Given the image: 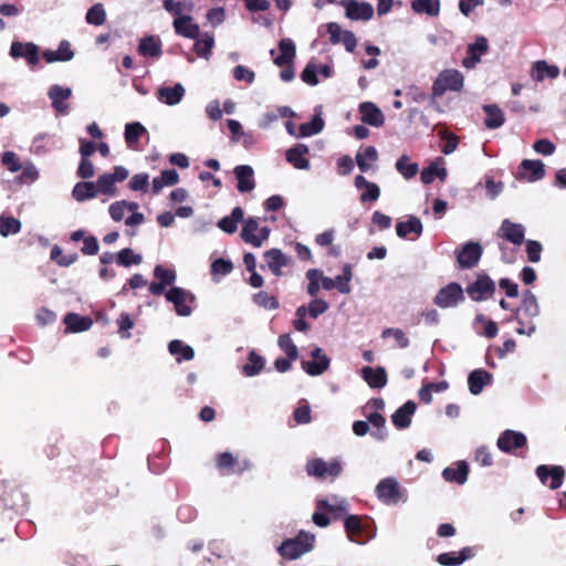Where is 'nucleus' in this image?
<instances>
[{
  "instance_id": "nucleus-27",
  "label": "nucleus",
  "mask_w": 566,
  "mask_h": 566,
  "mask_svg": "<svg viewBox=\"0 0 566 566\" xmlns=\"http://www.w3.org/2000/svg\"><path fill=\"white\" fill-rule=\"evenodd\" d=\"M492 375L484 369H474L468 377L469 389L472 395H479L482 392L483 387L490 385L492 381Z\"/></svg>"
},
{
  "instance_id": "nucleus-8",
  "label": "nucleus",
  "mask_w": 566,
  "mask_h": 566,
  "mask_svg": "<svg viewBox=\"0 0 566 566\" xmlns=\"http://www.w3.org/2000/svg\"><path fill=\"white\" fill-rule=\"evenodd\" d=\"M156 281L149 284V292L153 295L159 296L165 294L166 287H172L177 280V273L174 268H164L161 264H157L153 271Z\"/></svg>"
},
{
  "instance_id": "nucleus-29",
  "label": "nucleus",
  "mask_w": 566,
  "mask_h": 566,
  "mask_svg": "<svg viewBox=\"0 0 566 566\" xmlns=\"http://www.w3.org/2000/svg\"><path fill=\"white\" fill-rule=\"evenodd\" d=\"M443 163V158L439 157L434 161H432L428 167L423 168L420 178L424 185H430L434 178L444 181L447 179L448 172L444 167H440L439 164Z\"/></svg>"
},
{
  "instance_id": "nucleus-49",
  "label": "nucleus",
  "mask_w": 566,
  "mask_h": 566,
  "mask_svg": "<svg viewBox=\"0 0 566 566\" xmlns=\"http://www.w3.org/2000/svg\"><path fill=\"white\" fill-rule=\"evenodd\" d=\"M72 193L77 201H84L94 198L97 195V190L94 182L82 181L74 186Z\"/></svg>"
},
{
  "instance_id": "nucleus-60",
  "label": "nucleus",
  "mask_w": 566,
  "mask_h": 566,
  "mask_svg": "<svg viewBox=\"0 0 566 566\" xmlns=\"http://www.w3.org/2000/svg\"><path fill=\"white\" fill-rule=\"evenodd\" d=\"M118 325V334L122 338L127 339L130 337V329L134 327L135 323L129 316V314L123 312L117 318Z\"/></svg>"
},
{
  "instance_id": "nucleus-64",
  "label": "nucleus",
  "mask_w": 566,
  "mask_h": 566,
  "mask_svg": "<svg viewBox=\"0 0 566 566\" xmlns=\"http://www.w3.org/2000/svg\"><path fill=\"white\" fill-rule=\"evenodd\" d=\"M95 184L97 193H111L115 189V181L111 174L101 175Z\"/></svg>"
},
{
  "instance_id": "nucleus-15",
  "label": "nucleus",
  "mask_w": 566,
  "mask_h": 566,
  "mask_svg": "<svg viewBox=\"0 0 566 566\" xmlns=\"http://www.w3.org/2000/svg\"><path fill=\"white\" fill-rule=\"evenodd\" d=\"M48 96L51 99L52 107L56 113L61 115L69 114V104L66 101L72 96V90L70 87H63L54 84L49 87Z\"/></svg>"
},
{
  "instance_id": "nucleus-14",
  "label": "nucleus",
  "mask_w": 566,
  "mask_h": 566,
  "mask_svg": "<svg viewBox=\"0 0 566 566\" xmlns=\"http://www.w3.org/2000/svg\"><path fill=\"white\" fill-rule=\"evenodd\" d=\"M527 443L526 436L514 430L503 431L496 441V447L505 453H511L514 449H521Z\"/></svg>"
},
{
  "instance_id": "nucleus-16",
  "label": "nucleus",
  "mask_w": 566,
  "mask_h": 566,
  "mask_svg": "<svg viewBox=\"0 0 566 566\" xmlns=\"http://www.w3.org/2000/svg\"><path fill=\"white\" fill-rule=\"evenodd\" d=\"M317 510L326 511L332 514L335 518L342 517L347 513L349 504L344 497L337 495H329L324 499H319L316 502Z\"/></svg>"
},
{
  "instance_id": "nucleus-23",
  "label": "nucleus",
  "mask_w": 566,
  "mask_h": 566,
  "mask_svg": "<svg viewBox=\"0 0 566 566\" xmlns=\"http://www.w3.org/2000/svg\"><path fill=\"white\" fill-rule=\"evenodd\" d=\"M360 120L374 127L384 125L385 117L378 106L371 102H364L359 105Z\"/></svg>"
},
{
  "instance_id": "nucleus-46",
  "label": "nucleus",
  "mask_w": 566,
  "mask_h": 566,
  "mask_svg": "<svg viewBox=\"0 0 566 566\" xmlns=\"http://www.w3.org/2000/svg\"><path fill=\"white\" fill-rule=\"evenodd\" d=\"M411 8L419 14L436 17L440 11V2L439 0H412Z\"/></svg>"
},
{
  "instance_id": "nucleus-45",
  "label": "nucleus",
  "mask_w": 566,
  "mask_h": 566,
  "mask_svg": "<svg viewBox=\"0 0 566 566\" xmlns=\"http://www.w3.org/2000/svg\"><path fill=\"white\" fill-rule=\"evenodd\" d=\"M264 365H265L264 358L252 350L249 354L248 363L242 367V373L247 377L256 376L264 368Z\"/></svg>"
},
{
  "instance_id": "nucleus-44",
  "label": "nucleus",
  "mask_w": 566,
  "mask_h": 566,
  "mask_svg": "<svg viewBox=\"0 0 566 566\" xmlns=\"http://www.w3.org/2000/svg\"><path fill=\"white\" fill-rule=\"evenodd\" d=\"M169 353L174 356L180 355L177 357V361L180 363L184 360H191L195 357V350L191 346L186 345L184 342L179 339L171 340L168 345Z\"/></svg>"
},
{
  "instance_id": "nucleus-39",
  "label": "nucleus",
  "mask_w": 566,
  "mask_h": 566,
  "mask_svg": "<svg viewBox=\"0 0 566 566\" xmlns=\"http://www.w3.org/2000/svg\"><path fill=\"white\" fill-rule=\"evenodd\" d=\"M517 311L522 312L530 318H534L539 315V305L537 298L530 290H526L523 293L522 303Z\"/></svg>"
},
{
  "instance_id": "nucleus-63",
  "label": "nucleus",
  "mask_w": 566,
  "mask_h": 566,
  "mask_svg": "<svg viewBox=\"0 0 566 566\" xmlns=\"http://www.w3.org/2000/svg\"><path fill=\"white\" fill-rule=\"evenodd\" d=\"M318 66L312 62L307 63L301 73V78L308 85L315 86L318 84Z\"/></svg>"
},
{
  "instance_id": "nucleus-61",
  "label": "nucleus",
  "mask_w": 566,
  "mask_h": 566,
  "mask_svg": "<svg viewBox=\"0 0 566 566\" xmlns=\"http://www.w3.org/2000/svg\"><path fill=\"white\" fill-rule=\"evenodd\" d=\"M321 276L322 271L317 269H311L306 272V277L310 281L307 285V293L313 297H315L319 292L321 285L318 281Z\"/></svg>"
},
{
  "instance_id": "nucleus-35",
  "label": "nucleus",
  "mask_w": 566,
  "mask_h": 566,
  "mask_svg": "<svg viewBox=\"0 0 566 566\" xmlns=\"http://www.w3.org/2000/svg\"><path fill=\"white\" fill-rule=\"evenodd\" d=\"M280 54L274 57L273 62L277 66L289 65L295 57V44L291 39H282L279 42Z\"/></svg>"
},
{
  "instance_id": "nucleus-1",
  "label": "nucleus",
  "mask_w": 566,
  "mask_h": 566,
  "mask_svg": "<svg viewBox=\"0 0 566 566\" xmlns=\"http://www.w3.org/2000/svg\"><path fill=\"white\" fill-rule=\"evenodd\" d=\"M375 494L382 504L388 506L408 501L407 490L392 476L381 479L375 488Z\"/></svg>"
},
{
  "instance_id": "nucleus-30",
  "label": "nucleus",
  "mask_w": 566,
  "mask_h": 566,
  "mask_svg": "<svg viewBox=\"0 0 566 566\" xmlns=\"http://www.w3.org/2000/svg\"><path fill=\"white\" fill-rule=\"evenodd\" d=\"M500 235L512 242L513 244H521L524 240V228L522 224L512 223L510 220H504L500 230Z\"/></svg>"
},
{
  "instance_id": "nucleus-36",
  "label": "nucleus",
  "mask_w": 566,
  "mask_h": 566,
  "mask_svg": "<svg viewBox=\"0 0 566 566\" xmlns=\"http://www.w3.org/2000/svg\"><path fill=\"white\" fill-rule=\"evenodd\" d=\"M558 74L559 69L556 65H549L546 61H537L532 66V77L537 82L556 78Z\"/></svg>"
},
{
  "instance_id": "nucleus-4",
  "label": "nucleus",
  "mask_w": 566,
  "mask_h": 566,
  "mask_svg": "<svg viewBox=\"0 0 566 566\" xmlns=\"http://www.w3.org/2000/svg\"><path fill=\"white\" fill-rule=\"evenodd\" d=\"M167 302L174 304L176 314L179 316H190L192 313V306L196 302V296L192 292L179 287L172 286L165 294Z\"/></svg>"
},
{
  "instance_id": "nucleus-18",
  "label": "nucleus",
  "mask_w": 566,
  "mask_h": 566,
  "mask_svg": "<svg viewBox=\"0 0 566 566\" xmlns=\"http://www.w3.org/2000/svg\"><path fill=\"white\" fill-rule=\"evenodd\" d=\"M186 93L182 84L176 83L174 86H160L156 91V97L159 102L175 106L181 102Z\"/></svg>"
},
{
  "instance_id": "nucleus-57",
  "label": "nucleus",
  "mask_w": 566,
  "mask_h": 566,
  "mask_svg": "<svg viewBox=\"0 0 566 566\" xmlns=\"http://www.w3.org/2000/svg\"><path fill=\"white\" fill-rule=\"evenodd\" d=\"M163 7L167 12L176 15V18H177V17H181L184 11H191L193 4L191 2L186 4L180 1L164 0Z\"/></svg>"
},
{
  "instance_id": "nucleus-26",
  "label": "nucleus",
  "mask_w": 566,
  "mask_h": 566,
  "mask_svg": "<svg viewBox=\"0 0 566 566\" xmlns=\"http://www.w3.org/2000/svg\"><path fill=\"white\" fill-rule=\"evenodd\" d=\"M361 377L371 388L380 389L384 388L387 384V373L382 367H363Z\"/></svg>"
},
{
  "instance_id": "nucleus-9",
  "label": "nucleus",
  "mask_w": 566,
  "mask_h": 566,
  "mask_svg": "<svg viewBox=\"0 0 566 566\" xmlns=\"http://www.w3.org/2000/svg\"><path fill=\"white\" fill-rule=\"evenodd\" d=\"M465 291L472 301L481 302L494 294L495 283L488 274L480 273L476 280L467 286Z\"/></svg>"
},
{
  "instance_id": "nucleus-21",
  "label": "nucleus",
  "mask_w": 566,
  "mask_h": 566,
  "mask_svg": "<svg viewBox=\"0 0 566 566\" xmlns=\"http://www.w3.org/2000/svg\"><path fill=\"white\" fill-rule=\"evenodd\" d=\"M396 232L399 238L416 240L422 233V223L420 219L410 216L406 221H399L396 224Z\"/></svg>"
},
{
  "instance_id": "nucleus-58",
  "label": "nucleus",
  "mask_w": 566,
  "mask_h": 566,
  "mask_svg": "<svg viewBox=\"0 0 566 566\" xmlns=\"http://www.w3.org/2000/svg\"><path fill=\"white\" fill-rule=\"evenodd\" d=\"M277 344L280 348L286 354L290 359H296L298 350L296 345L293 343L290 334H283L279 337Z\"/></svg>"
},
{
  "instance_id": "nucleus-5",
  "label": "nucleus",
  "mask_w": 566,
  "mask_h": 566,
  "mask_svg": "<svg viewBox=\"0 0 566 566\" xmlns=\"http://www.w3.org/2000/svg\"><path fill=\"white\" fill-rule=\"evenodd\" d=\"M463 75L458 70L442 71L432 85V94L436 97H441L447 91L458 92L463 86Z\"/></svg>"
},
{
  "instance_id": "nucleus-7",
  "label": "nucleus",
  "mask_w": 566,
  "mask_h": 566,
  "mask_svg": "<svg viewBox=\"0 0 566 566\" xmlns=\"http://www.w3.org/2000/svg\"><path fill=\"white\" fill-rule=\"evenodd\" d=\"M464 301L462 286L457 282H451L441 287L433 297L434 305L441 308L455 307Z\"/></svg>"
},
{
  "instance_id": "nucleus-59",
  "label": "nucleus",
  "mask_w": 566,
  "mask_h": 566,
  "mask_svg": "<svg viewBox=\"0 0 566 566\" xmlns=\"http://www.w3.org/2000/svg\"><path fill=\"white\" fill-rule=\"evenodd\" d=\"M381 337H394L400 348H407L409 346V338L400 328H385L381 333Z\"/></svg>"
},
{
  "instance_id": "nucleus-42",
  "label": "nucleus",
  "mask_w": 566,
  "mask_h": 566,
  "mask_svg": "<svg viewBox=\"0 0 566 566\" xmlns=\"http://www.w3.org/2000/svg\"><path fill=\"white\" fill-rule=\"evenodd\" d=\"M196 42L193 44V50L196 53L203 57L209 59L211 55V50L214 45V38L212 34L206 32L202 35H200L198 39H195Z\"/></svg>"
},
{
  "instance_id": "nucleus-10",
  "label": "nucleus",
  "mask_w": 566,
  "mask_h": 566,
  "mask_svg": "<svg viewBox=\"0 0 566 566\" xmlns=\"http://www.w3.org/2000/svg\"><path fill=\"white\" fill-rule=\"evenodd\" d=\"M259 218H249L243 226L241 237L242 239L253 244L254 247H261L263 241L269 238L270 230L268 227H261L259 224Z\"/></svg>"
},
{
  "instance_id": "nucleus-2",
  "label": "nucleus",
  "mask_w": 566,
  "mask_h": 566,
  "mask_svg": "<svg viewBox=\"0 0 566 566\" xmlns=\"http://www.w3.org/2000/svg\"><path fill=\"white\" fill-rule=\"evenodd\" d=\"M315 535L301 531L296 537L287 538L279 546V553L282 557L294 560L314 548Z\"/></svg>"
},
{
  "instance_id": "nucleus-62",
  "label": "nucleus",
  "mask_w": 566,
  "mask_h": 566,
  "mask_svg": "<svg viewBox=\"0 0 566 566\" xmlns=\"http://www.w3.org/2000/svg\"><path fill=\"white\" fill-rule=\"evenodd\" d=\"M242 217L243 214L226 216L218 222V227L227 233H233L237 231L238 223L242 220Z\"/></svg>"
},
{
  "instance_id": "nucleus-32",
  "label": "nucleus",
  "mask_w": 566,
  "mask_h": 566,
  "mask_svg": "<svg viewBox=\"0 0 566 566\" xmlns=\"http://www.w3.org/2000/svg\"><path fill=\"white\" fill-rule=\"evenodd\" d=\"M374 14V8L367 2L350 1L346 6V15L352 20H369Z\"/></svg>"
},
{
  "instance_id": "nucleus-11",
  "label": "nucleus",
  "mask_w": 566,
  "mask_h": 566,
  "mask_svg": "<svg viewBox=\"0 0 566 566\" xmlns=\"http://www.w3.org/2000/svg\"><path fill=\"white\" fill-rule=\"evenodd\" d=\"M310 355L311 360L303 359L301 361L302 368L306 374L310 376H319L329 368L331 359L321 347H314Z\"/></svg>"
},
{
  "instance_id": "nucleus-50",
  "label": "nucleus",
  "mask_w": 566,
  "mask_h": 566,
  "mask_svg": "<svg viewBox=\"0 0 566 566\" xmlns=\"http://www.w3.org/2000/svg\"><path fill=\"white\" fill-rule=\"evenodd\" d=\"M85 20L88 24L92 25H102L106 21V11L102 3H95L91 7L85 15Z\"/></svg>"
},
{
  "instance_id": "nucleus-37",
  "label": "nucleus",
  "mask_w": 566,
  "mask_h": 566,
  "mask_svg": "<svg viewBox=\"0 0 566 566\" xmlns=\"http://www.w3.org/2000/svg\"><path fill=\"white\" fill-rule=\"evenodd\" d=\"M324 128V120L321 116V106L315 108V115L308 123H303L300 126V133L297 137H308L319 134Z\"/></svg>"
},
{
  "instance_id": "nucleus-24",
  "label": "nucleus",
  "mask_w": 566,
  "mask_h": 566,
  "mask_svg": "<svg viewBox=\"0 0 566 566\" xmlns=\"http://www.w3.org/2000/svg\"><path fill=\"white\" fill-rule=\"evenodd\" d=\"M191 21L192 18L190 15L175 18L172 24L176 33L188 39H198L201 35L200 28Z\"/></svg>"
},
{
  "instance_id": "nucleus-55",
  "label": "nucleus",
  "mask_w": 566,
  "mask_h": 566,
  "mask_svg": "<svg viewBox=\"0 0 566 566\" xmlns=\"http://www.w3.org/2000/svg\"><path fill=\"white\" fill-rule=\"evenodd\" d=\"M51 260L56 262L60 266H70L77 260V254H63L62 249L59 245H54L51 250Z\"/></svg>"
},
{
  "instance_id": "nucleus-13",
  "label": "nucleus",
  "mask_w": 566,
  "mask_h": 566,
  "mask_svg": "<svg viewBox=\"0 0 566 566\" xmlns=\"http://www.w3.org/2000/svg\"><path fill=\"white\" fill-rule=\"evenodd\" d=\"M536 475L543 484H547L548 478L551 482L548 486L556 490L562 486L565 478V470L560 465L541 464L536 468Z\"/></svg>"
},
{
  "instance_id": "nucleus-34",
  "label": "nucleus",
  "mask_w": 566,
  "mask_h": 566,
  "mask_svg": "<svg viewBox=\"0 0 566 566\" xmlns=\"http://www.w3.org/2000/svg\"><path fill=\"white\" fill-rule=\"evenodd\" d=\"M471 557L472 549L470 547H464L459 553H442L438 556L437 560L442 566H459Z\"/></svg>"
},
{
  "instance_id": "nucleus-56",
  "label": "nucleus",
  "mask_w": 566,
  "mask_h": 566,
  "mask_svg": "<svg viewBox=\"0 0 566 566\" xmlns=\"http://www.w3.org/2000/svg\"><path fill=\"white\" fill-rule=\"evenodd\" d=\"M253 301L256 305L265 310H276L279 307V301L276 297L270 295L268 292L260 291L253 295Z\"/></svg>"
},
{
  "instance_id": "nucleus-3",
  "label": "nucleus",
  "mask_w": 566,
  "mask_h": 566,
  "mask_svg": "<svg viewBox=\"0 0 566 566\" xmlns=\"http://www.w3.org/2000/svg\"><path fill=\"white\" fill-rule=\"evenodd\" d=\"M306 473L319 480H335L343 471V463L339 459L329 462L321 458L308 460L305 467Z\"/></svg>"
},
{
  "instance_id": "nucleus-47",
  "label": "nucleus",
  "mask_w": 566,
  "mask_h": 566,
  "mask_svg": "<svg viewBox=\"0 0 566 566\" xmlns=\"http://www.w3.org/2000/svg\"><path fill=\"white\" fill-rule=\"evenodd\" d=\"M344 526L347 533L348 538L352 542L361 543L358 539V536L363 533V524L361 520L357 515H348L344 521Z\"/></svg>"
},
{
  "instance_id": "nucleus-33",
  "label": "nucleus",
  "mask_w": 566,
  "mask_h": 566,
  "mask_svg": "<svg viewBox=\"0 0 566 566\" xmlns=\"http://www.w3.org/2000/svg\"><path fill=\"white\" fill-rule=\"evenodd\" d=\"M161 41L156 35H148L140 39L138 53L143 56L159 57L161 55Z\"/></svg>"
},
{
  "instance_id": "nucleus-53",
  "label": "nucleus",
  "mask_w": 566,
  "mask_h": 566,
  "mask_svg": "<svg viewBox=\"0 0 566 566\" xmlns=\"http://www.w3.org/2000/svg\"><path fill=\"white\" fill-rule=\"evenodd\" d=\"M146 133V128L138 122L126 124L125 126V140L132 146L137 143L140 136Z\"/></svg>"
},
{
  "instance_id": "nucleus-38",
  "label": "nucleus",
  "mask_w": 566,
  "mask_h": 566,
  "mask_svg": "<svg viewBox=\"0 0 566 566\" xmlns=\"http://www.w3.org/2000/svg\"><path fill=\"white\" fill-rule=\"evenodd\" d=\"M483 111L486 114V117L484 119V125L489 129H495L501 127L504 124V114L502 109L494 104L491 105H484Z\"/></svg>"
},
{
  "instance_id": "nucleus-54",
  "label": "nucleus",
  "mask_w": 566,
  "mask_h": 566,
  "mask_svg": "<svg viewBox=\"0 0 566 566\" xmlns=\"http://www.w3.org/2000/svg\"><path fill=\"white\" fill-rule=\"evenodd\" d=\"M143 261L142 255L135 254L132 249H123L116 254V262L123 266H130L132 264H139Z\"/></svg>"
},
{
  "instance_id": "nucleus-51",
  "label": "nucleus",
  "mask_w": 566,
  "mask_h": 566,
  "mask_svg": "<svg viewBox=\"0 0 566 566\" xmlns=\"http://www.w3.org/2000/svg\"><path fill=\"white\" fill-rule=\"evenodd\" d=\"M218 468L227 470L228 473L242 472L243 468L239 467L237 459L230 452L219 454L217 460Z\"/></svg>"
},
{
  "instance_id": "nucleus-19",
  "label": "nucleus",
  "mask_w": 566,
  "mask_h": 566,
  "mask_svg": "<svg viewBox=\"0 0 566 566\" xmlns=\"http://www.w3.org/2000/svg\"><path fill=\"white\" fill-rule=\"evenodd\" d=\"M416 409V402L412 400H408L391 415L392 424L398 430L409 428L411 424V418L415 415Z\"/></svg>"
},
{
  "instance_id": "nucleus-25",
  "label": "nucleus",
  "mask_w": 566,
  "mask_h": 566,
  "mask_svg": "<svg viewBox=\"0 0 566 566\" xmlns=\"http://www.w3.org/2000/svg\"><path fill=\"white\" fill-rule=\"evenodd\" d=\"M469 465L464 460L455 462V467H448L442 471V478L447 482L464 484L468 481Z\"/></svg>"
},
{
  "instance_id": "nucleus-43",
  "label": "nucleus",
  "mask_w": 566,
  "mask_h": 566,
  "mask_svg": "<svg viewBox=\"0 0 566 566\" xmlns=\"http://www.w3.org/2000/svg\"><path fill=\"white\" fill-rule=\"evenodd\" d=\"M353 279V269L350 264H345L342 274L334 279L335 289L342 294H349L352 291L350 281Z\"/></svg>"
},
{
  "instance_id": "nucleus-12",
  "label": "nucleus",
  "mask_w": 566,
  "mask_h": 566,
  "mask_svg": "<svg viewBox=\"0 0 566 566\" xmlns=\"http://www.w3.org/2000/svg\"><path fill=\"white\" fill-rule=\"evenodd\" d=\"M545 165L542 160L523 159L516 171V179L527 182H535L544 178Z\"/></svg>"
},
{
  "instance_id": "nucleus-52",
  "label": "nucleus",
  "mask_w": 566,
  "mask_h": 566,
  "mask_svg": "<svg viewBox=\"0 0 566 566\" xmlns=\"http://www.w3.org/2000/svg\"><path fill=\"white\" fill-rule=\"evenodd\" d=\"M21 229L20 220L13 218L12 216H0V234L2 237H8L10 234H15Z\"/></svg>"
},
{
  "instance_id": "nucleus-17",
  "label": "nucleus",
  "mask_w": 566,
  "mask_h": 566,
  "mask_svg": "<svg viewBox=\"0 0 566 566\" xmlns=\"http://www.w3.org/2000/svg\"><path fill=\"white\" fill-rule=\"evenodd\" d=\"M10 55L13 59L24 57L30 65L39 63V48L32 42L22 43L19 41L12 42L10 46Z\"/></svg>"
},
{
  "instance_id": "nucleus-48",
  "label": "nucleus",
  "mask_w": 566,
  "mask_h": 566,
  "mask_svg": "<svg viewBox=\"0 0 566 566\" xmlns=\"http://www.w3.org/2000/svg\"><path fill=\"white\" fill-rule=\"evenodd\" d=\"M397 171L406 179L415 177L419 170L417 163L410 161L408 155H401L396 161Z\"/></svg>"
},
{
  "instance_id": "nucleus-31",
  "label": "nucleus",
  "mask_w": 566,
  "mask_h": 566,
  "mask_svg": "<svg viewBox=\"0 0 566 566\" xmlns=\"http://www.w3.org/2000/svg\"><path fill=\"white\" fill-rule=\"evenodd\" d=\"M66 332L69 333H81L88 331L93 324V321L88 316H81L76 313H69L63 319Z\"/></svg>"
},
{
  "instance_id": "nucleus-20",
  "label": "nucleus",
  "mask_w": 566,
  "mask_h": 566,
  "mask_svg": "<svg viewBox=\"0 0 566 566\" xmlns=\"http://www.w3.org/2000/svg\"><path fill=\"white\" fill-rule=\"evenodd\" d=\"M264 261L273 275L281 276L283 274L282 269L290 263V258L280 249H271L264 252Z\"/></svg>"
},
{
  "instance_id": "nucleus-40",
  "label": "nucleus",
  "mask_w": 566,
  "mask_h": 566,
  "mask_svg": "<svg viewBox=\"0 0 566 566\" xmlns=\"http://www.w3.org/2000/svg\"><path fill=\"white\" fill-rule=\"evenodd\" d=\"M179 176L175 169H168L160 174V176L155 177L151 182L153 193L157 195L161 191V189L166 186H174L178 182Z\"/></svg>"
},
{
  "instance_id": "nucleus-41",
  "label": "nucleus",
  "mask_w": 566,
  "mask_h": 566,
  "mask_svg": "<svg viewBox=\"0 0 566 566\" xmlns=\"http://www.w3.org/2000/svg\"><path fill=\"white\" fill-rule=\"evenodd\" d=\"M377 159L378 153L374 146H368L363 151H358L356 154L357 166L363 172L368 171Z\"/></svg>"
},
{
  "instance_id": "nucleus-22",
  "label": "nucleus",
  "mask_w": 566,
  "mask_h": 566,
  "mask_svg": "<svg viewBox=\"0 0 566 566\" xmlns=\"http://www.w3.org/2000/svg\"><path fill=\"white\" fill-rule=\"evenodd\" d=\"M233 174L237 178V189L240 192L252 191L255 187L254 170L249 165H239L234 168Z\"/></svg>"
},
{
  "instance_id": "nucleus-28",
  "label": "nucleus",
  "mask_w": 566,
  "mask_h": 566,
  "mask_svg": "<svg viewBox=\"0 0 566 566\" xmlns=\"http://www.w3.org/2000/svg\"><path fill=\"white\" fill-rule=\"evenodd\" d=\"M307 153L308 147L306 145L297 144L296 146L286 150V160L296 169H308L310 161L305 158Z\"/></svg>"
},
{
  "instance_id": "nucleus-6",
  "label": "nucleus",
  "mask_w": 566,
  "mask_h": 566,
  "mask_svg": "<svg viewBox=\"0 0 566 566\" xmlns=\"http://www.w3.org/2000/svg\"><path fill=\"white\" fill-rule=\"evenodd\" d=\"M483 249L480 243L469 241L454 251L458 268L461 270L473 269L481 260Z\"/></svg>"
}]
</instances>
